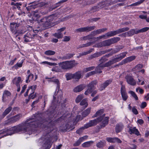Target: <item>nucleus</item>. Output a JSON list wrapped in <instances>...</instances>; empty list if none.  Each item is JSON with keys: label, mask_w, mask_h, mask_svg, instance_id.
<instances>
[{"label": "nucleus", "mask_w": 149, "mask_h": 149, "mask_svg": "<svg viewBox=\"0 0 149 149\" xmlns=\"http://www.w3.org/2000/svg\"><path fill=\"white\" fill-rule=\"evenodd\" d=\"M34 117V118H29L20 125L1 131L0 134H4V136H6L11 135L15 133L22 132L31 135L34 132L33 128L40 127L43 125L41 119L35 120V116Z\"/></svg>", "instance_id": "obj_1"}, {"label": "nucleus", "mask_w": 149, "mask_h": 149, "mask_svg": "<svg viewBox=\"0 0 149 149\" xmlns=\"http://www.w3.org/2000/svg\"><path fill=\"white\" fill-rule=\"evenodd\" d=\"M49 81L54 82L57 84L56 89L53 96V101L55 102L56 101L57 103H61L62 106H64L63 104L65 103L66 100L64 99H63L61 91L59 90V85L58 80L57 79H51Z\"/></svg>", "instance_id": "obj_2"}, {"label": "nucleus", "mask_w": 149, "mask_h": 149, "mask_svg": "<svg viewBox=\"0 0 149 149\" xmlns=\"http://www.w3.org/2000/svg\"><path fill=\"white\" fill-rule=\"evenodd\" d=\"M56 19V14H53L47 17H45L41 19L40 24H42L43 26L47 27L55 23V19Z\"/></svg>", "instance_id": "obj_3"}, {"label": "nucleus", "mask_w": 149, "mask_h": 149, "mask_svg": "<svg viewBox=\"0 0 149 149\" xmlns=\"http://www.w3.org/2000/svg\"><path fill=\"white\" fill-rule=\"evenodd\" d=\"M104 112V110L103 109H101L98 111L94 115V117H95L98 116H100L99 117L102 118V119L101 120V121L100 122H101L100 124V126L101 127H104L107 125L108 124L109 117H106L104 118V117L105 116V114H103Z\"/></svg>", "instance_id": "obj_4"}, {"label": "nucleus", "mask_w": 149, "mask_h": 149, "mask_svg": "<svg viewBox=\"0 0 149 149\" xmlns=\"http://www.w3.org/2000/svg\"><path fill=\"white\" fill-rule=\"evenodd\" d=\"M127 54V52H123L121 53L120 54L117 55V57L112 59V60L109 61L108 63L105 64H101L98 67H108L111 65L118 62L121 59L124 58L126 56V54Z\"/></svg>", "instance_id": "obj_5"}, {"label": "nucleus", "mask_w": 149, "mask_h": 149, "mask_svg": "<svg viewBox=\"0 0 149 149\" xmlns=\"http://www.w3.org/2000/svg\"><path fill=\"white\" fill-rule=\"evenodd\" d=\"M48 134L44 135L41 137L40 141L42 147L41 149H49L51 146L52 143L49 137Z\"/></svg>", "instance_id": "obj_6"}, {"label": "nucleus", "mask_w": 149, "mask_h": 149, "mask_svg": "<svg viewBox=\"0 0 149 149\" xmlns=\"http://www.w3.org/2000/svg\"><path fill=\"white\" fill-rule=\"evenodd\" d=\"M77 64L75 61H66L60 62L58 63V65L62 69L67 70L70 69Z\"/></svg>", "instance_id": "obj_7"}, {"label": "nucleus", "mask_w": 149, "mask_h": 149, "mask_svg": "<svg viewBox=\"0 0 149 149\" xmlns=\"http://www.w3.org/2000/svg\"><path fill=\"white\" fill-rule=\"evenodd\" d=\"M106 59L105 58V57H103L100 60V61L101 63L99 64L96 67V69H95V71H93L91 72L88 73L86 75V77H88L89 76H90L93 74H94L96 73H101L102 72L101 71V70H102L103 68L105 67H98L101 64H105L104 63V61H106Z\"/></svg>", "instance_id": "obj_8"}, {"label": "nucleus", "mask_w": 149, "mask_h": 149, "mask_svg": "<svg viewBox=\"0 0 149 149\" xmlns=\"http://www.w3.org/2000/svg\"><path fill=\"white\" fill-rule=\"evenodd\" d=\"M37 87L36 85H34L29 87L27 91L24 94V96H26L28 95V92L30 91H31L32 93H31L29 96V98L30 99H33L36 96V94L34 92Z\"/></svg>", "instance_id": "obj_9"}, {"label": "nucleus", "mask_w": 149, "mask_h": 149, "mask_svg": "<svg viewBox=\"0 0 149 149\" xmlns=\"http://www.w3.org/2000/svg\"><path fill=\"white\" fill-rule=\"evenodd\" d=\"M102 119V118L100 117L93 120H91L88 123L85 124L82 127L84 130L87 129L89 127L96 125L97 123L101 121Z\"/></svg>", "instance_id": "obj_10"}, {"label": "nucleus", "mask_w": 149, "mask_h": 149, "mask_svg": "<svg viewBox=\"0 0 149 149\" xmlns=\"http://www.w3.org/2000/svg\"><path fill=\"white\" fill-rule=\"evenodd\" d=\"M107 30V29L103 28L101 29L97 30L96 31H95L92 32L91 35H89L87 36L84 37L83 38V39L84 40H86L87 39H91L92 38V35H94L96 34H100L102 32H104L106 31Z\"/></svg>", "instance_id": "obj_11"}, {"label": "nucleus", "mask_w": 149, "mask_h": 149, "mask_svg": "<svg viewBox=\"0 0 149 149\" xmlns=\"http://www.w3.org/2000/svg\"><path fill=\"white\" fill-rule=\"evenodd\" d=\"M96 81H93L90 83L88 85V89L86 91L84 94L86 95H88L92 92L93 90L95 89L94 87L96 85Z\"/></svg>", "instance_id": "obj_12"}, {"label": "nucleus", "mask_w": 149, "mask_h": 149, "mask_svg": "<svg viewBox=\"0 0 149 149\" xmlns=\"http://www.w3.org/2000/svg\"><path fill=\"white\" fill-rule=\"evenodd\" d=\"M138 30L136 29H132L130 31L125 32V33H123L120 35V36L122 37H127L131 36L135 34H137L138 33Z\"/></svg>", "instance_id": "obj_13"}, {"label": "nucleus", "mask_w": 149, "mask_h": 149, "mask_svg": "<svg viewBox=\"0 0 149 149\" xmlns=\"http://www.w3.org/2000/svg\"><path fill=\"white\" fill-rule=\"evenodd\" d=\"M95 28V26H94L82 27L77 29L76 30V31L77 32L88 31L94 29Z\"/></svg>", "instance_id": "obj_14"}, {"label": "nucleus", "mask_w": 149, "mask_h": 149, "mask_svg": "<svg viewBox=\"0 0 149 149\" xmlns=\"http://www.w3.org/2000/svg\"><path fill=\"white\" fill-rule=\"evenodd\" d=\"M120 93L122 98L124 101H126L128 96L126 92V89L124 86L122 85L120 89Z\"/></svg>", "instance_id": "obj_15"}, {"label": "nucleus", "mask_w": 149, "mask_h": 149, "mask_svg": "<svg viewBox=\"0 0 149 149\" xmlns=\"http://www.w3.org/2000/svg\"><path fill=\"white\" fill-rule=\"evenodd\" d=\"M19 26V24L15 23L13 22L10 23V30L14 34H15L17 33V29Z\"/></svg>", "instance_id": "obj_16"}, {"label": "nucleus", "mask_w": 149, "mask_h": 149, "mask_svg": "<svg viewBox=\"0 0 149 149\" xmlns=\"http://www.w3.org/2000/svg\"><path fill=\"white\" fill-rule=\"evenodd\" d=\"M127 83L129 84L134 86L136 84V81L133 77L130 75H127L125 77Z\"/></svg>", "instance_id": "obj_17"}, {"label": "nucleus", "mask_w": 149, "mask_h": 149, "mask_svg": "<svg viewBox=\"0 0 149 149\" xmlns=\"http://www.w3.org/2000/svg\"><path fill=\"white\" fill-rule=\"evenodd\" d=\"M65 29V28L64 27L58 29L57 31V32L53 34V36L58 39L62 38L63 35L61 33V32L64 31Z\"/></svg>", "instance_id": "obj_18"}, {"label": "nucleus", "mask_w": 149, "mask_h": 149, "mask_svg": "<svg viewBox=\"0 0 149 149\" xmlns=\"http://www.w3.org/2000/svg\"><path fill=\"white\" fill-rule=\"evenodd\" d=\"M113 36L111 31L108 32L106 33L105 34L102 35L97 38H95V40H99L101 39L102 38H104V39H107L110 37Z\"/></svg>", "instance_id": "obj_19"}, {"label": "nucleus", "mask_w": 149, "mask_h": 149, "mask_svg": "<svg viewBox=\"0 0 149 149\" xmlns=\"http://www.w3.org/2000/svg\"><path fill=\"white\" fill-rule=\"evenodd\" d=\"M135 58V56H133L128 57L123 60L121 62L119 63V65H121L123 64L126 63L128 62H130L134 59Z\"/></svg>", "instance_id": "obj_20"}, {"label": "nucleus", "mask_w": 149, "mask_h": 149, "mask_svg": "<svg viewBox=\"0 0 149 149\" xmlns=\"http://www.w3.org/2000/svg\"><path fill=\"white\" fill-rule=\"evenodd\" d=\"M21 116L22 115L20 114L17 115L10 118L9 119V121L11 123H14L18 120Z\"/></svg>", "instance_id": "obj_21"}, {"label": "nucleus", "mask_w": 149, "mask_h": 149, "mask_svg": "<svg viewBox=\"0 0 149 149\" xmlns=\"http://www.w3.org/2000/svg\"><path fill=\"white\" fill-rule=\"evenodd\" d=\"M21 82V79L20 77H15L12 80L13 84L16 86L20 85V83Z\"/></svg>", "instance_id": "obj_22"}, {"label": "nucleus", "mask_w": 149, "mask_h": 149, "mask_svg": "<svg viewBox=\"0 0 149 149\" xmlns=\"http://www.w3.org/2000/svg\"><path fill=\"white\" fill-rule=\"evenodd\" d=\"M112 82V80L111 79L107 80L104 83L101 85V86L100 88V91H102L105 89Z\"/></svg>", "instance_id": "obj_23"}, {"label": "nucleus", "mask_w": 149, "mask_h": 149, "mask_svg": "<svg viewBox=\"0 0 149 149\" xmlns=\"http://www.w3.org/2000/svg\"><path fill=\"white\" fill-rule=\"evenodd\" d=\"M44 3H39L38 2H33L32 4H30V6L31 7V8H37L38 6H40L41 5L42 6H43V5H44Z\"/></svg>", "instance_id": "obj_24"}, {"label": "nucleus", "mask_w": 149, "mask_h": 149, "mask_svg": "<svg viewBox=\"0 0 149 149\" xmlns=\"http://www.w3.org/2000/svg\"><path fill=\"white\" fill-rule=\"evenodd\" d=\"M85 88V86L83 85H81L75 87L73 90L74 92L77 93L83 90Z\"/></svg>", "instance_id": "obj_25"}, {"label": "nucleus", "mask_w": 149, "mask_h": 149, "mask_svg": "<svg viewBox=\"0 0 149 149\" xmlns=\"http://www.w3.org/2000/svg\"><path fill=\"white\" fill-rule=\"evenodd\" d=\"M33 37L31 35L29 32H27L26 34L24 36V40L25 42H28L30 41V39Z\"/></svg>", "instance_id": "obj_26"}, {"label": "nucleus", "mask_w": 149, "mask_h": 149, "mask_svg": "<svg viewBox=\"0 0 149 149\" xmlns=\"http://www.w3.org/2000/svg\"><path fill=\"white\" fill-rule=\"evenodd\" d=\"M73 75H74L73 79L77 81L81 76V72H78L73 74Z\"/></svg>", "instance_id": "obj_27"}, {"label": "nucleus", "mask_w": 149, "mask_h": 149, "mask_svg": "<svg viewBox=\"0 0 149 149\" xmlns=\"http://www.w3.org/2000/svg\"><path fill=\"white\" fill-rule=\"evenodd\" d=\"M123 127V125L121 123L118 124L116 127V132H120Z\"/></svg>", "instance_id": "obj_28"}, {"label": "nucleus", "mask_w": 149, "mask_h": 149, "mask_svg": "<svg viewBox=\"0 0 149 149\" xmlns=\"http://www.w3.org/2000/svg\"><path fill=\"white\" fill-rule=\"evenodd\" d=\"M129 132L130 134H135L137 136L139 135V132L135 127L130 128Z\"/></svg>", "instance_id": "obj_29"}, {"label": "nucleus", "mask_w": 149, "mask_h": 149, "mask_svg": "<svg viewBox=\"0 0 149 149\" xmlns=\"http://www.w3.org/2000/svg\"><path fill=\"white\" fill-rule=\"evenodd\" d=\"M143 67V65H142L141 64H138L132 69V70L133 71L135 72V73L136 72H139L140 70Z\"/></svg>", "instance_id": "obj_30"}, {"label": "nucleus", "mask_w": 149, "mask_h": 149, "mask_svg": "<svg viewBox=\"0 0 149 149\" xmlns=\"http://www.w3.org/2000/svg\"><path fill=\"white\" fill-rule=\"evenodd\" d=\"M70 118L71 119V120H72V117L71 116L70 114H69L68 113H66L65 114H63V116H62L60 118V119H63L64 120H65L66 119Z\"/></svg>", "instance_id": "obj_31"}, {"label": "nucleus", "mask_w": 149, "mask_h": 149, "mask_svg": "<svg viewBox=\"0 0 149 149\" xmlns=\"http://www.w3.org/2000/svg\"><path fill=\"white\" fill-rule=\"evenodd\" d=\"M94 142L93 141H87L83 143L82 144V146L84 147H88L92 145Z\"/></svg>", "instance_id": "obj_32"}, {"label": "nucleus", "mask_w": 149, "mask_h": 149, "mask_svg": "<svg viewBox=\"0 0 149 149\" xmlns=\"http://www.w3.org/2000/svg\"><path fill=\"white\" fill-rule=\"evenodd\" d=\"M23 63V61L22 60L21 62L19 63H17L16 64L13 66V68L17 69L21 67L22 66Z\"/></svg>", "instance_id": "obj_33"}, {"label": "nucleus", "mask_w": 149, "mask_h": 149, "mask_svg": "<svg viewBox=\"0 0 149 149\" xmlns=\"http://www.w3.org/2000/svg\"><path fill=\"white\" fill-rule=\"evenodd\" d=\"M105 143V141H100L96 144V146L97 148H102L104 147Z\"/></svg>", "instance_id": "obj_34"}, {"label": "nucleus", "mask_w": 149, "mask_h": 149, "mask_svg": "<svg viewBox=\"0 0 149 149\" xmlns=\"http://www.w3.org/2000/svg\"><path fill=\"white\" fill-rule=\"evenodd\" d=\"M10 93L9 91H5L3 93V101L4 102L5 101V98L6 97L10 96Z\"/></svg>", "instance_id": "obj_35"}, {"label": "nucleus", "mask_w": 149, "mask_h": 149, "mask_svg": "<svg viewBox=\"0 0 149 149\" xmlns=\"http://www.w3.org/2000/svg\"><path fill=\"white\" fill-rule=\"evenodd\" d=\"M11 109L12 107H9L7 108L3 113L2 116L3 117H4L6 115L8 114Z\"/></svg>", "instance_id": "obj_36"}, {"label": "nucleus", "mask_w": 149, "mask_h": 149, "mask_svg": "<svg viewBox=\"0 0 149 149\" xmlns=\"http://www.w3.org/2000/svg\"><path fill=\"white\" fill-rule=\"evenodd\" d=\"M41 64H47L50 66H56L57 65V64L55 63H51L47 61H44L40 63Z\"/></svg>", "instance_id": "obj_37"}, {"label": "nucleus", "mask_w": 149, "mask_h": 149, "mask_svg": "<svg viewBox=\"0 0 149 149\" xmlns=\"http://www.w3.org/2000/svg\"><path fill=\"white\" fill-rule=\"evenodd\" d=\"M52 71H54L56 72H62V70L61 68L58 66H54L53 67L52 69Z\"/></svg>", "instance_id": "obj_38"}, {"label": "nucleus", "mask_w": 149, "mask_h": 149, "mask_svg": "<svg viewBox=\"0 0 149 149\" xmlns=\"http://www.w3.org/2000/svg\"><path fill=\"white\" fill-rule=\"evenodd\" d=\"M80 105L81 106H83L85 108L87 107L88 105L87 99H83L80 103Z\"/></svg>", "instance_id": "obj_39"}, {"label": "nucleus", "mask_w": 149, "mask_h": 149, "mask_svg": "<svg viewBox=\"0 0 149 149\" xmlns=\"http://www.w3.org/2000/svg\"><path fill=\"white\" fill-rule=\"evenodd\" d=\"M91 110V108H88L86 109L82 113V116L83 117H85L88 115L90 112Z\"/></svg>", "instance_id": "obj_40"}, {"label": "nucleus", "mask_w": 149, "mask_h": 149, "mask_svg": "<svg viewBox=\"0 0 149 149\" xmlns=\"http://www.w3.org/2000/svg\"><path fill=\"white\" fill-rule=\"evenodd\" d=\"M55 53L54 51L51 50H48L46 51L45 52V54L47 55H53Z\"/></svg>", "instance_id": "obj_41"}, {"label": "nucleus", "mask_w": 149, "mask_h": 149, "mask_svg": "<svg viewBox=\"0 0 149 149\" xmlns=\"http://www.w3.org/2000/svg\"><path fill=\"white\" fill-rule=\"evenodd\" d=\"M137 77L138 79V81L137 82V84L139 85H144L145 84L144 81L143 80L142 81V80L140 79V76L138 74L137 75Z\"/></svg>", "instance_id": "obj_42"}, {"label": "nucleus", "mask_w": 149, "mask_h": 149, "mask_svg": "<svg viewBox=\"0 0 149 149\" xmlns=\"http://www.w3.org/2000/svg\"><path fill=\"white\" fill-rule=\"evenodd\" d=\"M111 44H113L119 41L120 38L119 37H115L110 39Z\"/></svg>", "instance_id": "obj_43"}, {"label": "nucleus", "mask_w": 149, "mask_h": 149, "mask_svg": "<svg viewBox=\"0 0 149 149\" xmlns=\"http://www.w3.org/2000/svg\"><path fill=\"white\" fill-rule=\"evenodd\" d=\"M84 96L83 95H78L75 100V101L76 103L79 102L80 101L84 98Z\"/></svg>", "instance_id": "obj_44"}, {"label": "nucleus", "mask_w": 149, "mask_h": 149, "mask_svg": "<svg viewBox=\"0 0 149 149\" xmlns=\"http://www.w3.org/2000/svg\"><path fill=\"white\" fill-rule=\"evenodd\" d=\"M33 77V74L28 75L26 77V82L28 83L32 80Z\"/></svg>", "instance_id": "obj_45"}, {"label": "nucleus", "mask_w": 149, "mask_h": 149, "mask_svg": "<svg viewBox=\"0 0 149 149\" xmlns=\"http://www.w3.org/2000/svg\"><path fill=\"white\" fill-rule=\"evenodd\" d=\"M129 28L127 27L120 29L118 30V34L128 31Z\"/></svg>", "instance_id": "obj_46"}, {"label": "nucleus", "mask_w": 149, "mask_h": 149, "mask_svg": "<svg viewBox=\"0 0 149 149\" xmlns=\"http://www.w3.org/2000/svg\"><path fill=\"white\" fill-rule=\"evenodd\" d=\"M66 77L67 80H69L72 79H73L74 75L73 74L71 73H67L66 75Z\"/></svg>", "instance_id": "obj_47"}, {"label": "nucleus", "mask_w": 149, "mask_h": 149, "mask_svg": "<svg viewBox=\"0 0 149 149\" xmlns=\"http://www.w3.org/2000/svg\"><path fill=\"white\" fill-rule=\"evenodd\" d=\"M66 1H67V0H62L61 1H59V2H58V3H57L56 4V6H54V7H53L52 8V9H50V10H52L53 9H54L55 8H56L57 7L59 6L61 4V3H63V2H65Z\"/></svg>", "instance_id": "obj_48"}, {"label": "nucleus", "mask_w": 149, "mask_h": 149, "mask_svg": "<svg viewBox=\"0 0 149 149\" xmlns=\"http://www.w3.org/2000/svg\"><path fill=\"white\" fill-rule=\"evenodd\" d=\"M102 42L104 46H109L111 44L110 39Z\"/></svg>", "instance_id": "obj_49"}, {"label": "nucleus", "mask_w": 149, "mask_h": 149, "mask_svg": "<svg viewBox=\"0 0 149 149\" xmlns=\"http://www.w3.org/2000/svg\"><path fill=\"white\" fill-rule=\"evenodd\" d=\"M149 29V27H145L141 29L138 30V32L139 33H142L147 31Z\"/></svg>", "instance_id": "obj_50"}, {"label": "nucleus", "mask_w": 149, "mask_h": 149, "mask_svg": "<svg viewBox=\"0 0 149 149\" xmlns=\"http://www.w3.org/2000/svg\"><path fill=\"white\" fill-rule=\"evenodd\" d=\"M115 138H110L107 137L106 140L107 141L110 143H115Z\"/></svg>", "instance_id": "obj_51"}, {"label": "nucleus", "mask_w": 149, "mask_h": 149, "mask_svg": "<svg viewBox=\"0 0 149 149\" xmlns=\"http://www.w3.org/2000/svg\"><path fill=\"white\" fill-rule=\"evenodd\" d=\"M101 53H102V52L96 53H95L94 54L92 55L91 56V58H95L96 57H98L101 55Z\"/></svg>", "instance_id": "obj_52"}, {"label": "nucleus", "mask_w": 149, "mask_h": 149, "mask_svg": "<svg viewBox=\"0 0 149 149\" xmlns=\"http://www.w3.org/2000/svg\"><path fill=\"white\" fill-rule=\"evenodd\" d=\"M88 136L85 135L81 138H80L79 139V140L81 142H82L84 141L85 140H86L88 138Z\"/></svg>", "instance_id": "obj_53"}, {"label": "nucleus", "mask_w": 149, "mask_h": 149, "mask_svg": "<svg viewBox=\"0 0 149 149\" xmlns=\"http://www.w3.org/2000/svg\"><path fill=\"white\" fill-rule=\"evenodd\" d=\"M82 119V118H81V116L80 115H77L76 116V119L75 120H72L74 122H77L79 120H81Z\"/></svg>", "instance_id": "obj_54"}, {"label": "nucleus", "mask_w": 149, "mask_h": 149, "mask_svg": "<svg viewBox=\"0 0 149 149\" xmlns=\"http://www.w3.org/2000/svg\"><path fill=\"white\" fill-rule=\"evenodd\" d=\"M84 130V128H83V127H81L76 131V132L78 134H80Z\"/></svg>", "instance_id": "obj_55"}, {"label": "nucleus", "mask_w": 149, "mask_h": 149, "mask_svg": "<svg viewBox=\"0 0 149 149\" xmlns=\"http://www.w3.org/2000/svg\"><path fill=\"white\" fill-rule=\"evenodd\" d=\"M94 69V67L92 66L88 68H86L84 70V71L85 72H87L88 71H91L93 70Z\"/></svg>", "instance_id": "obj_56"}, {"label": "nucleus", "mask_w": 149, "mask_h": 149, "mask_svg": "<svg viewBox=\"0 0 149 149\" xmlns=\"http://www.w3.org/2000/svg\"><path fill=\"white\" fill-rule=\"evenodd\" d=\"M103 42H100L99 43H98L96 44L95 47H101L104 46Z\"/></svg>", "instance_id": "obj_57"}, {"label": "nucleus", "mask_w": 149, "mask_h": 149, "mask_svg": "<svg viewBox=\"0 0 149 149\" xmlns=\"http://www.w3.org/2000/svg\"><path fill=\"white\" fill-rule=\"evenodd\" d=\"M92 50L93 49H92L91 50L85 52H84L80 54V56H81L86 55L88 54H89L92 51Z\"/></svg>", "instance_id": "obj_58"}, {"label": "nucleus", "mask_w": 149, "mask_h": 149, "mask_svg": "<svg viewBox=\"0 0 149 149\" xmlns=\"http://www.w3.org/2000/svg\"><path fill=\"white\" fill-rule=\"evenodd\" d=\"M45 130H46V132H47V134H48L52 130V128H51V127H46L45 128Z\"/></svg>", "instance_id": "obj_59"}, {"label": "nucleus", "mask_w": 149, "mask_h": 149, "mask_svg": "<svg viewBox=\"0 0 149 149\" xmlns=\"http://www.w3.org/2000/svg\"><path fill=\"white\" fill-rule=\"evenodd\" d=\"M81 143V142L79 139L74 144L73 146H79Z\"/></svg>", "instance_id": "obj_60"}, {"label": "nucleus", "mask_w": 149, "mask_h": 149, "mask_svg": "<svg viewBox=\"0 0 149 149\" xmlns=\"http://www.w3.org/2000/svg\"><path fill=\"white\" fill-rule=\"evenodd\" d=\"M138 91H139V92L141 94H143V90L142 88H140V87H139L136 89V92H137Z\"/></svg>", "instance_id": "obj_61"}, {"label": "nucleus", "mask_w": 149, "mask_h": 149, "mask_svg": "<svg viewBox=\"0 0 149 149\" xmlns=\"http://www.w3.org/2000/svg\"><path fill=\"white\" fill-rule=\"evenodd\" d=\"M143 2V1H142V0H140V1L136 2L132 4H131V6H137L139 5L142 3Z\"/></svg>", "instance_id": "obj_62"}, {"label": "nucleus", "mask_w": 149, "mask_h": 149, "mask_svg": "<svg viewBox=\"0 0 149 149\" xmlns=\"http://www.w3.org/2000/svg\"><path fill=\"white\" fill-rule=\"evenodd\" d=\"M70 39V37L69 36H65L63 38V41L67 42Z\"/></svg>", "instance_id": "obj_63"}, {"label": "nucleus", "mask_w": 149, "mask_h": 149, "mask_svg": "<svg viewBox=\"0 0 149 149\" xmlns=\"http://www.w3.org/2000/svg\"><path fill=\"white\" fill-rule=\"evenodd\" d=\"M132 112H133L134 113L135 115H137L138 114V112L137 111V110L134 107H133L132 108Z\"/></svg>", "instance_id": "obj_64"}]
</instances>
